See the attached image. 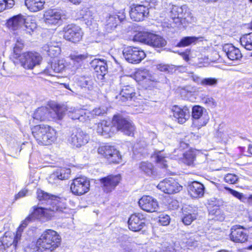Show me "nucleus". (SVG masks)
Masks as SVG:
<instances>
[{
    "mask_svg": "<svg viewBox=\"0 0 252 252\" xmlns=\"http://www.w3.org/2000/svg\"><path fill=\"white\" fill-rule=\"evenodd\" d=\"M32 134L37 142L41 145H49L56 139V131L47 125H38L32 128Z\"/></svg>",
    "mask_w": 252,
    "mask_h": 252,
    "instance_id": "nucleus-2",
    "label": "nucleus"
},
{
    "mask_svg": "<svg viewBox=\"0 0 252 252\" xmlns=\"http://www.w3.org/2000/svg\"><path fill=\"white\" fill-rule=\"evenodd\" d=\"M218 80L217 78L208 77L202 79L201 85L204 87H215L217 86Z\"/></svg>",
    "mask_w": 252,
    "mask_h": 252,
    "instance_id": "nucleus-44",
    "label": "nucleus"
},
{
    "mask_svg": "<svg viewBox=\"0 0 252 252\" xmlns=\"http://www.w3.org/2000/svg\"><path fill=\"white\" fill-rule=\"evenodd\" d=\"M97 151L99 154L104 156L110 163H118L121 160L120 152L113 146H101Z\"/></svg>",
    "mask_w": 252,
    "mask_h": 252,
    "instance_id": "nucleus-13",
    "label": "nucleus"
},
{
    "mask_svg": "<svg viewBox=\"0 0 252 252\" xmlns=\"http://www.w3.org/2000/svg\"><path fill=\"white\" fill-rule=\"evenodd\" d=\"M28 24L29 23L26 22V24L24 25H25V27L26 28L25 30L26 32L29 33L30 34H32V33L33 31V29L35 28V26L34 25H32V26L30 25L29 26Z\"/></svg>",
    "mask_w": 252,
    "mask_h": 252,
    "instance_id": "nucleus-60",
    "label": "nucleus"
},
{
    "mask_svg": "<svg viewBox=\"0 0 252 252\" xmlns=\"http://www.w3.org/2000/svg\"><path fill=\"white\" fill-rule=\"evenodd\" d=\"M205 188L203 184L198 182H193L188 186L190 196L194 198L201 197L204 194Z\"/></svg>",
    "mask_w": 252,
    "mask_h": 252,
    "instance_id": "nucleus-30",
    "label": "nucleus"
},
{
    "mask_svg": "<svg viewBox=\"0 0 252 252\" xmlns=\"http://www.w3.org/2000/svg\"><path fill=\"white\" fill-rule=\"evenodd\" d=\"M51 119L61 120L65 115L66 109L65 107L59 105H56L54 108L50 109Z\"/></svg>",
    "mask_w": 252,
    "mask_h": 252,
    "instance_id": "nucleus-34",
    "label": "nucleus"
},
{
    "mask_svg": "<svg viewBox=\"0 0 252 252\" xmlns=\"http://www.w3.org/2000/svg\"><path fill=\"white\" fill-rule=\"evenodd\" d=\"M241 45L248 50H252V32L244 35L240 39Z\"/></svg>",
    "mask_w": 252,
    "mask_h": 252,
    "instance_id": "nucleus-38",
    "label": "nucleus"
},
{
    "mask_svg": "<svg viewBox=\"0 0 252 252\" xmlns=\"http://www.w3.org/2000/svg\"><path fill=\"white\" fill-rule=\"evenodd\" d=\"M120 15L116 14H109L106 18L105 31L107 32H111L114 31L120 22L125 20L126 15L124 12L120 13Z\"/></svg>",
    "mask_w": 252,
    "mask_h": 252,
    "instance_id": "nucleus-16",
    "label": "nucleus"
},
{
    "mask_svg": "<svg viewBox=\"0 0 252 252\" xmlns=\"http://www.w3.org/2000/svg\"><path fill=\"white\" fill-rule=\"evenodd\" d=\"M139 168L141 171L148 176H151L155 172L153 165L148 162H142L139 164Z\"/></svg>",
    "mask_w": 252,
    "mask_h": 252,
    "instance_id": "nucleus-39",
    "label": "nucleus"
},
{
    "mask_svg": "<svg viewBox=\"0 0 252 252\" xmlns=\"http://www.w3.org/2000/svg\"><path fill=\"white\" fill-rule=\"evenodd\" d=\"M190 77L194 82L197 83V84L201 85L203 78H201L198 75L191 73Z\"/></svg>",
    "mask_w": 252,
    "mask_h": 252,
    "instance_id": "nucleus-59",
    "label": "nucleus"
},
{
    "mask_svg": "<svg viewBox=\"0 0 252 252\" xmlns=\"http://www.w3.org/2000/svg\"><path fill=\"white\" fill-rule=\"evenodd\" d=\"M26 24L25 17L18 14L9 18L6 23L7 27L13 31L17 30Z\"/></svg>",
    "mask_w": 252,
    "mask_h": 252,
    "instance_id": "nucleus-28",
    "label": "nucleus"
},
{
    "mask_svg": "<svg viewBox=\"0 0 252 252\" xmlns=\"http://www.w3.org/2000/svg\"><path fill=\"white\" fill-rule=\"evenodd\" d=\"M44 49L51 58L58 56L60 53V48L58 46H52L47 44L44 46Z\"/></svg>",
    "mask_w": 252,
    "mask_h": 252,
    "instance_id": "nucleus-41",
    "label": "nucleus"
},
{
    "mask_svg": "<svg viewBox=\"0 0 252 252\" xmlns=\"http://www.w3.org/2000/svg\"><path fill=\"white\" fill-rule=\"evenodd\" d=\"M182 155L185 158V162H186L188 164H190L193 163L195 156L192 152L189 151Z\"/></svg>",
    "mask_w": 252,
    "mask_h": 252,
    "instance_id": "nucleus-47",
    "label": "nucleus"
},
{
    "mask_svg": "<svg viewBox=\"0 0 252 252\" xmlns=\"http://www.w3.org/2000/svg\"><path fill=\"white\" fill-rule=\"evenodd\" d=\"M6 248L4 246L1 238H0V252H5Z\"/></svg>",
    "mask_w": 252,
    "mask_h": 252,
    "instance_id": "nucleus-64",
    "label": "nucleus"
},
{
    "mask_svg": "<svg viewBox=\"0 0 252 252\" xmlns=\"http://www.w3.org/2000/svg\"><path fill=\"white\" fill-rule=\"evenodd\" d=\"M28 192V190L26 189H23L19 193L15 195V199H18L20 198L25 197Z\"/></svg>",
    "mask_w": 252,
    "mask_h": 252,
    "instance_id": "nucleus-61",
    "label": "nucleus"
},
{
    "mask_svg": "<svg viewBox=\"0 0 252 252\" xmlns=\"http://www.w3.org/2000/svg\"><path fill=\"white\" fill-rule=\"evenodd\" d=\"M5 9L12 8L15 4L14 0H5Z\"/></svg>",
    "mask_w": 252,
    "mask_h": 252,
    "instance_id": "nucleus-62",
    "label": "nucleus"
},
{
    "mask_svg": "<svg viewBox=\"0 0 252 252\" xmlns=\"http://www.w3.org/2000/svg\"><path fill=\"white\" fill-rule=\"evenodd\" d=\"M224 181L229 184H234L238 180L237 176L234 174H228L224 177Z\"/></svg>",
    "mask_w": 252,
    "mask_h": 252,
    "instance_id": "nucleus-54",
    "label": "nucleus"
},
{
    "mask_svg": "<svg viewBox=\"0 0 252 252\" xmlns=\"http://www.w3.org/2000/svg\"><path fill=\"white\" fill-rule=\"evenodd\" d=\"M197 213L195 211L183 210L182 216V221L186 225H190L192 222L196 219Z\"/></svg>",
    "mask_w": 252,
    "mask_h": 252,
    "instance_id": "nucleus-33",
    "label": "nucleus"
},
{
    "mask_svg": "<svg viewBox=\"0 0 252 252\" xmlns=\"http://www.w3.org/2000/svg\"><path fill=\"white\" fill-rule=\"evenodd\" d=\"M80 18L83 19L85 24L93 28L96 27V13L88 8H84L79 11Z\"/></svg>",
    "mask_w": 252,
    "mask_h": 252,
    "instance_id": "nucleus-23",
    "label": "nucleus"
},
{
    "mask_svg": "<svg viewBox=\"0 0 252 252\" xmlns=\"http://www.w3.org/2000/svg\"><path fill=\"white\" fill-rule=\"evenodd\" d=\"M33 118L40 121L50 120L51 119L50 109L46 107L38 108L33 114Z\"/></svg>",
    "mask_w": 252,
    "mask_h": 252,
    "instance_id": "nucleus-31",
    "label": "nucleus"
},
{
    "mask_svg": "<svg viewBox=\"0 0 252 252\" xmlns=\"http://www.w3.org/2000/svg\"><path fill=\"white\" fill-rule=\"evenodd\" d=\"M224 189L228 190L230 193L242 202H245L248 198L249 199H252V195H250L249 198H247L245 197L242 193L239 192L237 191L233 190L230 188L228 187H224Z\"/></svg>",
    "mask_w": 252,
    "mask_h": 252,
    "instance_id": "nucleus-43",
    "label": "nucleus"
},
{
    "mask_svg": "<svg viewBox=\"0 0 252 252\" xmlns=\"http://www.w3.org/2000/svg\"><path fill=\"white\" fill-rule=\"evenodd\" d=\"M113 128L110 122L103 120L97 124L96 130L98 134L107 138L110 137L113 133Z\"/></svg>",
    "mask_w": 252,
    "mask_h": 252,
    "instance_id": "nucleus-29",
    "label": "nucleus"
},
{
    "mask_svg": "<svg viewBox=\"0 0 252 252\" xmlns=\"http://www.w3.org/2000/svg\"><path fill=\"white\" fill-rule=\"evenodd\" d=\"M121 180L120 175H109L100 179V182L105 191H111L118 185Z\"/></svg>",
    "mask_w": 252,
    "mask_h": 252,
    "instance_id": "nucleus-22",
    "label": "nucleus"
},
{
    "mask_svg": "<svg viewBox=\"0 0 252 252\" xmlns=\"http://www.w3.org/2000/svg\"><path fill=\"white\" fill-rule=\"evenodd\" d=\"M172 112L175 120L181 124L185 123L190 116L189 110L187 106L182 108L174 106L172 108Z\"/></svg>",
    "mask_w": 252,
    "mask_h": 252,
    "instance_id": "nucleus-24",
    "label": "nucleus"
},
{
    "mask_svg": "<svg viewBox=\"0 0 252 252\" xmlns=\"http://www.w3.org/2000/svg\"><path fill=\"white\" fill-rule=\"evenodd\" d=\"M204 109L199 105L192 108L191 116L194 125L200 127L205 126L209 121L208 116L204 113Z\"/></svg>",
    "mask_w": 252,
    "mask_h": 252,
    "instance_id": "nucleus-14",
    "label": "nucleus"
},
{
    "mask_svg": "<svg viewBox=\"0 0 252 252\" xmlns=\"http://www.w3.org/2000/svg\"><path fill=\"white\" fill-rule=\"evenodd\" d=\"M25 5L32 12H37L42 10L45 3L44 0H25Z\"/></svg>",
    "mask_w": 252,
    "mask_h": 252,
    "instance_id": "nucleus-32",
    "label": "nucleus"
},
{
    "mask_svg": "<svg viewBox=\"0 0 252 252\" xmlns=\"http://www.w3.org/2000/svg\"><path fill=\"white\" fill-rule=\"evenodd\" d=\"M157 68L160 71L170 72L173 69L172 66L168 64H159L157 66Z\"/></svg>",
    "mask_w": 252,
    "mask_h": 252,
    "instance_id": "nucleus-56",
    "label": "nucleus"
},
{
    "mask_svg": "<svg viewBox=\"0 0 252 252\" xmlns=\"http://www.w3.org/2000/svg\"><path fill=\"white\" fill-rule=\"evenodd\" d=\"M106 64V62L105 60L98 59H95L91 62V66L93 67L94 69L96 68V67H99L100 66H102Z\"/></svg>",
    "mask_w": 252,
    "mask_h": 252,
    "instance_id": "nucleus-52",
    "label": "nucleus"
},
{
    "mask_svg": "<svg viewBox=\"0 0 252 252\" xmlns=\"http://www.w3.org/2000/svg\"><path fill=\"white\" fill-rule=\"evenodd\" d=\"M23 47V43L22 41H17L13 48V53L15 58H19L21 57L22 54H21V51Z\"/></svg>",
    "mask_w": 252,
    "mask_h": 252,
    "instance_id": "nucleus-45",
    "label": "nucleus"
},
{
    "mask_svg": "<svg viewBox=\"0 0 252 252\" xmlns=\"http://www.w3.org/2000/svg\"><path fill=\"white\" fill-rule=\"evenodd\" d=\"M37 198L39 201L38 205H43L46 207H55V210L59 212H65L66 210L63 204L60 201V199L57 196L52 195L44 191L38 189L36 191Z\"/></svg>",
    "mask_w": 252,
    "mask_h": 252,
    "instance_id": "nucleus-3",
    "label": "nucleus"
},
{
    "mask_svg": "<svg viewBox=\"0 0 252 252\" xmlns=\"http://www.w3.org/2000/svg\"><path fill=\"white\" fill-rule=\"evenodd\" d=\"M157 188L165 193L172 194L179 192L182 187L173 179H165L161 181Z\"/></svg>",
    "mask_w": 252,
    "mask_h": 252,
    "instance_id": "nucleus-15",
    "label": "nucleus"
},
{
    "mask_svg": "<svg viewBox=\"0 0 252 252\" xmlns=\"http://www.w3.org/2000/svg\"><path fill=\"white\" fill-rule=\"evenodd\" d=\"M78 84L82 88L91 90L94 87V80L89 76H79L77 78Z\"/></svg>",
    "mask_w": 252,
    "mask_h": 252,
    "instance_id": "nucleus-37",
    "label": "nucleus"
},
{
    "mask_svg": "<svg viewBox=\"0 0 252 252\" xmlns=\"http://www.w3.org/2000/svg\"><path fill=\"white\" fill-rule=\"evenodd\" d=\"M61 237L54 230L44 231L37 240L36 246L39 252H52L61 244Z\"/></svg>",
    "mask_w": 252,
    "mask_h": 252,
    "instance_id": "nucleus-1",
    "label": "nucleus"
},
{
    "mask_svg": "<svg viewBox=\"0 0 252 252\" xmlns=\"http://www.w3.org/2000/svg\"><path fill=\"white\" fill-rule=\"evenodd\" d=\"M55 208L54 206H52V207L44 206L37 207L34 206L33 212L30 215L32 216L33 220L36 219L50 220L55 215L56 213L59 212L55 210Z\"/></svg>",
    "mask_w": 252,
    "mask_h": 252,
    "instance_id": "nucleus-12",
    "label": "nucleus"
},
{
    "mask_svg": "<svg viewBox=\"0 0 252 252\" xmlns=\"http://www.w3.org/2000/svg\"><path fill=\"white\" fill-rule=\"evenodd\" d=\"M71 171L69 168H62L57 169L53 173L49 178L50 183H56L58 180L67 179L70 174Z\"/></svg>",
    "mask_w": 252,
    "mask_h": 252,
    "instance_id": "nucleus-26",
    "label": "nucleus"
},
{
    "mask_svg": "<svg viewBox=\"0 0 252 252\" xmlns=\"http://www.w3.org/2000/svg\"><path fill=\"white\" fill-rule=\"evenodd\" d=\"M63 31V37L67 40L76 43L82 39L83 32L79 26L69 24L64 27Z\"/></svg>",
    "mask_w": 252,
    "mask_h": 252,
    "instance_id": "nucleus-10",
    "label": "nucleus"
},
{
    "mask_svg": "<svg viewBox=\"0 0 252 252\" xmlns=\"http://www.w3.org/2000/svg\"><path fill=\"white\" fill-rule=\"evenodd\" d=\"M106 112V109L104 107L95 108L93 109L90 114L92 116H100Z\"/></svg>",
    "mask_w": 252,
    "mask_h": 252,
    "instance_id": "nucleus-55",
    "label": "nucleus"
},
{
    "mask_svg": "<svg viewBox=\"0 0 252 252\" xmlns=\"http://www.w3.org/2000/svg\"><path fill=\"white\" fill-rule=\"evenodd\" d=\"M33 220L32 219V216L29 215L28 217H27L24 220H23L20 225V226L18 227V229L20 230H22L23 231V229L24 228L26 227V226L28 225V224L32 221Z\"/></svg>",
    "mask_w": 252,
    "mask_h": 252,
    "instance_id": "nucleus-57",
    "label": "nucleus"
},
{
    "mask_svg": "<svg viewBox=\"0 0 252 252\" xmlns=\"http://www.w3.org/2000/svg\"><path fill=\"white\" fill-rule=\"evenodd\" d=\"M149 14V8L145 5H133L129 11L130 18L134 21L139 22L144 20Z\"/></svg>",
    "mask_w": 252,
    "mask_h": 252,
    "instance_id": "nucleus-19",
    "label": "nucleus"
},
{
    "mask_svg": "<svg viewBox=\"0 0 252 252\" xmlns=\"http://www.w3.org/2000/svg\"><path fill=\"white\" fill-rule=\"evenodd\" d=\"M170 221V217L166 214H161L158 217V222L163 226L168 225Z\"/></svg>",
    "mask_w": 252,
    "mask_h": 252,
    "instance_id": "nucleus-50",
    "label": "nucleus"
},
{
    "mask_svg": "<svg viewBox=\"0 0 252 252\" xmlns=\"http://www.w3.org/2000/svg\"><path fill=\"white\" fill-rule=\"evenodd\" d=\"M51 69L54 72L59 73L62 72L65 68V61L60 60L52 62L51 65Z\"/></svg>",
    "mask_w": 252,
    "mask_h": 252,
    "instance_id": "nucleus-42",
    "label": "nucleus"
},
{
    "mask_svg": "<svg viewBox=\"0 0 252 252\" xmlns=\"http://www.w3.org/2000/svg\"><path fill=\"white\" fill-rule=\"evenodd\" d=\"M1 238L2 240V242L6 249L9 248L12 245L14 246V240H13V237L7 236L5 234Z\"/></svg>",
    "mask_w": 252,
    "mask_h": 252,
    "instance_id": "nucleus-46",
    "label": "nucleus"
},
{
    "mask_svg": "<svg viewBox=\"0 0 252 252\" xmlns=\"http://www.w3.org/2000/svg\"><path fill=\"white\" fill-rule=\"evenodd\" d=\"M138 203L140 208L147 212H156L158 208L157 199L149 195L143 196L139 199Z\"/></svg>",
    "mask_w": 252,
    "mask_h": 252,
    "instance_id": "nucleus-17",
    "label": "nucleus"
},
{
    "mask_svg": "<svg viewBox=\"0 0 252 252\" xmlns=\"http://www.w3.org/2000/svg\"><path fill=\"white\" fill-rule=\"evenodd\" d=\"M230 239L236 243H244L248 240L247 230L240 225L233 226L231 229Z\"/></svg>",
    "mask_w": 252,
    "mask_h": 252,
    "instance_id": "nucleus-21",
    "label": "nucleus"
},
{
    "mask_svg": "<svg viewBox=\"0 0 252 252\" xmlns=\"http://www.w3.org/2000/svg\"><path fill=\"white\" fill-rule=\"evenodd\" d=\"M199 237L197 235L187 234L184 239V242L189 247H196L197 245Z\"/></svg>",
    "mask_w": 252,
    "mask_h": 252,
    "instance_id": "nucleus-40",
    "label": "nucleus"
},
{
    "mask_svg": "<svg viewBox=\"0 0 252 252\" xmlns=\"http://www.w3.org/2000/svg\"><path fill=\"white\" fill-rule=\"evenodd\" d=\"M123 55L125 59L131 63H139L145 57V52L138 47H127L123 51Z\"/></svg>",
    "mask_w": 252,
    "mask_h": 252,
    "instance_id": "nucleus-9",
    "label": "nucleus"
},
{
    "mask_svg": "<svg viewBox=\"0 0 252 252\" xmlns=\"http://www.w3.org/2000/svg\"><path fill=\"white\" fill-rule=\"evenodd\" d=\"M202 101L206 105L211 107H214L216 105V103L214 99L208 95L202 96L201 97Z\"/></svg>",
    "mask_w": 252,
    "mask_h": 252,
    "instance_id": "nucleus-51",
    "label": "nucleus"
},
{
    "mask_svg": "<svg viewBox=\"0 0 252 252\" xmlns=\"http://www.w3.org/2000/svg\"><path fill=\"white\" fill-rule=\"evenodd\" d=\"M222 51L227 58L232 61L238 60L242 57L240 51L231 44H226L223 46Z\"/></svg>",
    "mask_w": 252,
    "mask_h": 252,
    "instance_id": "nucleus-27",
    "label": "nucleus"
},
{
    "mask_svg": "<svg viewBox=\"0 0 252 252\" xmlns=\"http://www.w3.org/2000/svg\"><path fill=\"white\" fill-rule=\"evenodd\" d=\"M62 11L56 9H49L44 14L43 19L47 25H58L62 23Z\"/></svg>",
    "mask_w": 252,
    "mask_h": 252,
    "instance_id": "nucleus-18",
    "label": "nucleus"
},
{
    "mask_svg": "<svg viewBox=\"0 0 252 252\" xmlns=\"http://www.w3.org/2000/svg\"><path fill=\"white\" fill-rule=\"evenodd\" d=\"M156 161L161 164V166L163 168H166L167 165L166 164L167 160L165 159V157L162 155L161 152H159L156 157Z\"/></svg>",
    "mask_w": 252,
    "mask_h": 252,
    "instance_id": "nucleus-48",
    "label": "nucleus"
},
{
    "mask_svg": "<svg viewBox=\"0 0 252 252\" xmlns=\"http://www.w3.org/2000/svg\"><path fill=\"white\" fill-rule=\"evenodd\" d=\"M145 225V219L142 214L131 215L128 220V228L133 231L141 230Z\"/></svg>",
    "mask_w": 252,
    "mask_h": 252,
    "instance_id": "nucleus-20",
    "label": "nucleus"
},
{
    "mask_svg": "<svg viewBox=\"0 0 252 252\" xmlns=\"http://www.w3.org/2000/svg\"><path fill=\"white\" fill-rule=\"evenodd\" d=\"M135 94L134 88L129 85L124 86L120 94V95L123 98V101L132 99Z\"/></svg>",
    "mask_w": 252,
    "mask_h": 252,
    "instance_id": "nucleus-36",
    "label": "nucleus"
},
{
    "mask_svg": "<svg viewBox=\"0 0 252 252\" xmlns=\"http://www.w3.org/2000/svg\"><path fill=\"white\" fill-rule=\"evenodd\" d=\"M42 57L36 52H25L19 59L21 65L25 69H32L40 64Z\"/></svg>",
    "mask_w": 252,
    "mask_h": 252,
    "instance_id": "nucleus-6",
    "label": "nucleus"
},
{
    "mask_svg": "<svg viewBox=\"0 0 252 252\" xmlns=\"http://www.w3.org/2000/svg\"><path fill=\"white\" fill-rule=\"evenodd\" d=\"M90 112L76 108H71L68 112L69 117L73 120L84 122L89 119Z\"/></svg>",
    "mask_w": 252,
    "mask_h": 252,
    "instance_id": "nucleus-25",
    "label": "nucleus"
},
{
    "mask_svg": "<svg viewBox=\"0 0 252 252\" xmlns=\"http://www.w3.org/2000/svg\"><path fill=\"white\" fill-rule=\"evenodd\" d=\"M89 140V135L80 128L73 129L69 139L71 144L76 148L85 145Z\"/></svg>",
    "mask_w": 252,
    "mask_h": 252,
    "instance_id": "nucleus-11",
    "label": "nucleus"
},
{
    "mask_svg": "<svg viewBox=\"0 0 252 252\" xmlns=\"http://www.w3.org/2000/svg\"><path fill=\"white\" fill-rule=\"evenodd\" d=\"M95 72H97V75L101 77V79L104 76V75L107 73V64L99 67H96L95 69Z\"/></svg>",
    "mask_w": 252,
    "mask_h": 252,
    "instance_id": "nucleus-53",
    "label": "nucleus"
},
{
    "mask_svg": "<svg viewBox=\"0 0 252 252\" xmlns=\"http://www.w3.org/2000/svg\"><path fill=\"white\" fill-rule=\"evenodd\" d=\"M134 39L154 47H162L166 44V41L162 37L148 32L138 33Z\"/></svg>",
    "mask_w": 252,
    "mask_h": 252,
    "instance_id": "nucleus-4",
    "label": "nucleus"
},
{
    "mask_svg": "<svg viewBox=\"0 0 252 252\" xmlns=\"http://www.w3.org/2000/svg\"><path fill=\"white\" fill-rule=\"evenodd\" d=\"M247 154H243L244 156L251 157L252 156V145H250L247 151Z\"/></svg>",
    "mask_w": 252,
    "mask_h": 252,
    "instance_id": "nucleus-63",
    "label": "nucleus"
},
{
    "mask_svg": "<svg viewBox=\"0 0 252 252\" xmlns=\"http://www.w3.org/2000/svg\"><path fill=\"white\" fill-rule=\"evenodd\" d=\"M112 124L117 127L118 130L128 136L133 135L135 130L134 126L131 121L123 118L120 115L114 116L112 120Z\"/></svg>",
    "mask_w": 252,
    "mask_h": 252,
    "instance_id": "nucleus-8",
    "label": "nucleus"
},
{
    "mask_svg": "<svg viewBox=\"0 0 252 252\" xmlns=\"http://www.w3.org/2000/svg\"><path fill=\"white\" fill-rule=\"evenodd\" d=\"M90 181L86 177H80L74 179L70 185V190L76 195H81L90 189Z\"/></svg>",
    "mask_w": 252,
    "mask_h": 252,
    "instance_id": "nucleus-7",
    "label": "nucleus"
},
{
    "mask_svg": "<svg viewBox=\"0 0 252 252\" xmlns=\"http://www.w3.org/2000/svg\"><path fill=\"white\" fill-rule=\"evenodd\" d=\"M70 59L74 62L80 63L87 58V56L84 54H71L69 56Z\"/></svg>",
    "mask_w": 252,
    "mask_h": 252,
    "instance_id": "nucleus-49",
    "label": "nucleus"
},
{
    "mask_svg": "<svg viewBox=\"0 0 252 252\" xmlns=\"http://www.w3.org/2000/svg\"><path fill=\"white\" fill-rule=\"evenodd\" d=\"M190 15V13L186 5H173L170 11L171 18L175 23L179 25L182 24L183 20L190 22L191 17L189 16Z\"/></svg>",
    "mask_w": 252,
    "mask_h": 252,
    "instance_id": "nucleus-5",
    "label": "nucleus"
},
{
    "mask_svg": "<svg viewBox=\"0 0 252 252\" xmlns=\"http://www.w3.org/2000/svg\"><path fill=\"white\" fill-rule=\"evenodd\" d=\"M202 37L186 36L183 37L177 44L178 47H184L196 44L199 40L202 41Z\"/></svg>",
    "mask_w": 252,
    "mask_h": 252,
    "instance_id": "nucleus-35",
    "label": "nucleus"
},
{
    "mask_svg": "<svg viewBox=\"0 0 252 252\" xmlns=\"http://www.w3.org/2000/svg\"><path fill=\"white\" fill-rule=\"evenodd\" d=\"M22 232H23L22 230H20L18 228V230L16 232V234L15 235V237H13V240H14V247H15V249L16 248V247L17 246L18 242L21 240V237L22 236Z\"/></svg>",
    "mask_w": 252,
    "mask_h": 252,
    "instance_id": "nucleus-58",
    "label": "nucleus"
}]
</instances>
